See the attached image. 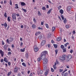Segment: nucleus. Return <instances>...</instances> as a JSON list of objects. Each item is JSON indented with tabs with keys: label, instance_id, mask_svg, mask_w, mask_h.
<instances>
[{
	"label": "nucleus",
	"instance_id": "obj_32",
	"mask_svg": "<svg viewBox=\"0 0 76 76\" xmlns=\"http://www.w3.org/2000/svg\"><path fill=\"white\" fill-rule=\"evenodd\" d=\"M33 21L34 23H36V22H37V20L35 19V18H33Z\"/></svg>",
	"mask_w": 76,
	"mask_h": 76
},
{
	"label": "nucleus",
	"instance_id": "obj_34",
	"mask_svg": "<svg viewBox=\"0 0 76 76\" xmlns=\"http://www.w3.org/2000/svg\"><path fill=\"white\" fill-rule=\"evenodd\" d=\"M65 27H66V29H68V28H69V27H70V26H69V25H66L65 26Z\"/></svg>",
	"mask_w": 76,
	"mask_h": 76
},
{
	"label": "nucleus",
	"instance_id": "obj_64",
	"mask_svg": "<svg viewBox=\"0 0 76 76\" xmlns=\"http://www.w3.org/2000/svg\"><path fill=\"white\" fill-rule=\"evenodd\" d=\"M33 75L32 73H31L30 75V76H32Z\"/></svg>",
	"mask_w": 76,
	"mask_h": 76
},
{
	"label": "nucleus",
	"instance_id": "obj_37",
	"mask_svg": "<svg viewBox=\"0 0 76 76\" xmlns=\"http://www.w3.org/2000/svg\"><path fill=\"white\" fill-rule=\"evenodd\" d=\"M64 23H66V22H67V20H66V18H64Z\"/></svg>",
	"mask_w": 76,
	"mask_h": 76
},
{
	"label": "nucleus",
	"instance_id": "obj_23",
	"mask_svg": "<svg viewBox=\"0 0 76 76\" xmlns=\"http://www.w3.org/2000/svg\"><path fill=\"white\" fill-rule=\"evenodd\" d=\"M63 53H66V48H64L62 49Z\"/></svg>",
	"mask_w": 76,
	"mask_h": 76
},
{
	"label": "nucleus",
	"instance_id": "obj_11",
	"mask_svg": "<svg viewBox=\"0 0 76 76\" xmlns=\"http://www.w3.org/2000/svg\"><path fill=\"white\" fill-rule=\"evenodd\" d=\"M45 43H46L45 40H43L41 43V45H42V46H43V45H44Z\"/></svg>",
	"mask_w": 76,
	"mask_h": 76
},
{
	"label": "nucleus",
	"instance_id": "obj_14",
	"mask_svg": "<svg viewBox=\"0 0 76 76\" xmlns=\"http://www.w3.org/2000/svg\"><path fill=\"white\" fill-rule=\"evenodd\" d=\"M46 70V72L45 73V76H47V75H48V72H50V70L49 69H48L47 70V69Z\"/></svg>",
	"mask_w": 76,
	"mask_h": 76
},
{
	"label": "nucleus",
	"instance_id": "obj_35",
	"mask_svg": "<svg viewBox=\"0 0 76 76\" xmlns=\"http://www.w3.org/2000/svg\"><path fill=\"white\" fill-rule=\"evenodd\" d=\"M10 4L11 6L12 5V0H10Z\"/></svg>",
	"mask_w": 76,
	"mask_h": 76
},
{
	"label": "nucleus",
	"instance_id": "obj_1",
	"mask_svg": "<svg viewBox=\"0 0 76 76\" xmlns=\"http://www.w3.org/2000/svg\"><path fill=\"white\" fill-rule=\"evenodd\" d=\"M43 66L44 68V70H45L47 69V65L46 64L48 62V59L47 58H46L44 59H43Z\"/></svg>",
	"mask_w": 76,
	"mask_h": 76
},
{
	"label": "nucleus",
	"instance_id": "obj_18",
	"mask_svg": "<svg viewBox=\"0 0 76 76\" xmlns=\"http://www.w3.org/2000/svg\"><path fill=\"white\" fill-rule=\"evenodd\" d=\"M39 39H41L42 38H43V36L42 35H40L39 37Z\"/></svg>",
	"mask_w": 76,
	"mask_h": 76
},
{
	"label": "nucleus",
	"instance_id": "obj_8",
	"mask_svg": "<svg viewBox=\"0 0 76 76\" xmlns=\"http://www.w3.org/2000/svg\"><path fill=\"white\" fill-rule=\"evenodd\" d=\"M14 71L15 73H17L18 71V68L17 66H16L14 68Z\"/></svg>",
	"mask_w": 76,
	"mask_h": 76
},
{
	"label": "nucleus",
	"instance_id": "obj_62",
	"mask_svg": "<svg viewBox=\"0 0 76 76\" xmlns=\"http://www.w3.org/2000/svg\"><path fill=\"white\" fill-rule=\"evenodd\" d=\"M46 7H47V8L48 9V8H49V5H47L46 6Z\"/></svg>",
	"mask_w": 76,
	"mask_h": 76
},
{
	"label": "nucleus",
	"instance_id": "obj_43",
	"mask_svg": "<svg viewBox=\"0 0 76 76\" xmlns=\"http://www.w3.org/2000/svg\"><path fill=\"white\" fill-rule=\"evenodd\" d=\"M37 61H39H39H41V58H39L37 59Z\"/></svg>",
	"mask_w": 76,
	"mask_h": 76
},
{
	"label": "nucleus",
	"instance_id": "obj_45",
	"mask_svg": "<svg viewBox=\"0 0 76 76\" xmlns=\"http://www.w3.org/2000/svg\"><path fill=\"white\" fill-rule=\"evenodd\" d=\"M63 71V69H59V72L60 73H61V72H62Z\"/></svg>",
	"mask_w": 76,
	"mask_h": 76
},
{
	"label": "nucleus",
	"instance_id": "obj_51",
	"mask_svg": "<svg viewBox=\"0 0 76 76\" xmlns=\"http://www.w3.org/2000/svg\"><path fill=\"white\" fill-rule=\"evenodd\" d=\"M43 73V71H42V70H41L40 71V74H42Z\"/></svg>",
	"mask_w": 76,
	"mask_h": 76
},
{
	"label": "nucleus",
	"instance_id": "obj_52",
	"mask_svg": "<svg viewBox=\"0 0 76 76\" xmlns=\"http://www.w3.org/2000/svg\"><path fill=\"white\" fill-rule=\"evenodd\" d=\"M44 21H43V22L42 21L41 22V25H44Z\"/></svg>",
	"mask_w": 76,
	"mask_h": 76
},
{
	"label": "nucleus",
	"instance_id": "obj_44",
	"mask_svg": "<svg viewBox=\"0 0 76 76\" xmlns=\"http://www.w3.org/2000/svg\"><path fill=\"white\" fill-rule=\"evenodd\" d=\"M55 52L56 53V54H57V53H58V50H55Z\"/></svg>",
	"mask_w": 76,
	"mask_h": 76
},
{
	"label": "nucleus",
	"instance_id": "obj_29",
	"mask_svg": "<svg viewBox=\"0 0 76 76\" xmlns=\"http://www.w3.org/2000/svg\"><path fill=\"white\" fill-rule=\"evenodd\" d=\"M67 69H66L65 70H64V71L63 72H62V73H61L62 76L63 75V74H64V72H66L67 71Z\"/></svg>",
	"mask_w": 76,
	"mask_h": 76
},
{
	"label": "nucleus",
	"instance_id": "obj_15",
	"mask_svg": "<svg viewBox=\"0 0 76 76\" xmlns=\"http://www.w3.org/2000/svg\"><path fill=\"white\" fill-rule=\"evenodd\" d=\"M41 34V32L39 31H37L35 34V35L36 36H37V35H39Z\"/></svg>",
	"mask_w": 76,
	"mask_h": 76
},
{
	"label": "nucleus",
	"instance_id": "obj_17",
	"mask_svg": "<svg viewBox=\"0 0 76 76\" xmlns=\"http://www.w3.org/2000/svg\"><path fill=\"white\" fill-rule=\"evenodd\" d=\"M60 13H61V15H63V12H64V11L62 9H61L59 11Z\"/></svg>",
	"mask_w": 76,
	"mask_h": 76
},
{
	"label": "nucleus",
	"instance_id": "obj_50",
	"mask_svg": "<svg viewBox=\"0 0 76 76\" xmlns=\"http://www.w3.org/2000/svg\"><path fill=\"white\" fill-rule=\"evenodd\" d=\"M51 71L52 72H54V69L53 68H51Z\"/></svg>",
	"mask_w": 76,
	"mask_h": 76
},
{
	"label": "nucleus",
	"instance_id": "obj_56",
	"mask_svg": "<svg viewBox=\"0 0 76 76\" xmlns=\"http://www.w3.org/2000/svg\"><path fill=\"white\" fill-rule=\"evenodd\" d=\"M58 19H59L60 20H61V18H60V16H58Z\"/></svg>",
	"mask_w": 76,
	"mask_h": 76
},
{
	"label": "nucleus",
	"instance_id": "obj_28",
	"mask_svg": "<svg viewBox=\"0 0 76 76\" xmlns=\"http://www.w3.org/2000/svg\"><path fill=\"white\" fill-rule=\"evenodd\" d=\"M11 74H12V72L10 71L8 72V73L7 74V75L8 76H9L10 75H11Z\"/></svg>",
	"mask_w": 76,
	"mask_h": 76
},
{
	"label": "nucleus",
	"instance_id": "obj_3",
	"mask_svg": "<svg viewBox=\"0 0 76 76\" xmlns=\"http://www.w3.org/2000/svg\"><path fill=\"white\" fill-rule=\"evenodd\" d=\"M10 40H9V39H7L6 41L7 43L8 44H10V42H12V41H13V38H10Z\"/></svg>",
	"mask_w": 76,
	"mask_h": 76
},
{
	"label": "nucleus",
	"instance_id": "obj_58",
	"mask_svg": "<svg viewBox=\"0 0 76 76\" xmlns=\"http://www.w3.org/2000/svg\"><path fill=\"white\" fill-rule=\"evenodd\" d=\"M1 63H3V59H1Z\"/></svg>",
	"mask_w": 76,
	"mask_h": 76
},
{
	"label": "nucleus",
	"instance_id": "obj_55",
	"mask_svg": "<svg viewBox=\"0 0 76 76\" xmlns=\"http://www.w3.org/2000/svg\"><path fill=\"white\" fill-rule=\"evenodd\" d=\"M8 54L9 55H11L12 54V53L10 52H9L8 53Z\"/></svg>",
	"mask_w": 76,
	"mask_h": 76
},
{
	"label": "nucleus",
	"instance_id": "obj_38",
	"mask_svg": "<svg viewBox=\"0 0 76 76\" xmlns=\"http://www.w3.org/2000/svg\"><path fill=\"white\" fill-rule=\"evenodd\" d=\"M7 20L8 22H10V17H8L7 18Z\"/></svg>",
	"mask_w": 76,
	"mask_h": 76
},
{
	"label": "nucleus",
	"instance_id": "obj_48",
	"mask_svg": "<svg viewBox=\"0 0 76 76\" xmlns=\"http://www.w3.org/2000/svg\"><path fill=\"white\" fill-rule=\"evenodd\" d=\"M4 16L5 17V18H6L7 17V13H6V12H5L4 14Z\"/></svg>",
	"mask_w": 76,
	"mask_h": 76
},
{
	"label": "nucleus",
	"instance_id": "obj_30",
	"mask_svg": "<svg viewBox=\"0 0 76 76\" xmlns=\"http://www.w3.org/2000/svg\"><path fill=\"white\" fill-rule=\"evenodd\" d=\"M26 57L27 58H28L29 57V55H28V53H26Z\"/></svg>",
	"mask_w": 76,
	"mask_h": 76
},
{
	"label": "nucleus",
	"instance_id": "obj_24",
	"mask_svg": "<svg viewBox=\"0 0 76 76\" xmlns=\"http://www.w3.org/2000/svg\"><path fill=\"white\" fill-rule=\"evenodd\" d=\"M32 27L33 29H35L36 28V26L35 24H33Z\"/></svg>",
	"mask_w": 76,
	"mask_h": 76
},
{
	"label": "nucleus",
	"instance_id": "obj_49",
	"mask_svg": "<svg viewBox=\"0 0 76 76\" xmlns=\"http://www.w3.org/2000/svg\"><path fill=\"white\" fill-rule=\"evenodd\" d=\"M38 29H39L40 30H42V28L39 27H38Z\"/></svg>",
	"mask_w": 76,
	"mask_h": 76
},
{
	"label": "nucleus",
	"instance_id": "obj_2",
	"mask_svg": "<svg viewBox=\"0 0 76 76\" xmlns=\"http://www.w3.org/2000/svg\"><path fill=\"white\" fill-rule=\"evenodd\" d=\"M67 57V56L66 55H63L62 57L60 56L59 57V59L60 60H66V58Z\"/></svg>",
	"mask_w": 76,
	"mask_h": 76
},
{
	"label": "nucleus",
	"instance_id": "obj_33",
	"mask_svg": "<svg viewBox=\"0 0 76 76\" xmlns=\"http://www.w3.org/2000/svg\"><path fill=\"white\" fill-rule=\"evenodd\" d=\"M61 48H62V49H63V48H64V46L63 45H61Z\"/></svg>",
	"mask_w": 76,
	"mask_h": 76
},
{
	"label": "nucleus",
	"instance_id": "obj_59",
	"mask_svg": "<svg viewBox=\"0 0 76 76\" xmlns=\"http://www.w3.org/2000/svg\"><path fill=\"white\" fill-rule=\"evenodd\" d=\"M8 64L9 66H10L11 64L10 62H8Z\"/></svg>",
	"mask_w": 76,
	"mask_h": 76
},
{
	"label": "nucleus",
	"instance_id": "obj_63",
	"mask_svg": "<svg viewBox=\"0 0 76 76\" xmlns=\"http://www.w3.org/2000/svg\"><path fill=\"white\" fill-rule=\"evenodd\" d=\"M57 64H58V61H56V62L55 63Z\"/></svg>",
	"mask_w": 76,
	"mask_h": 76
},
{
	"label": "nucleus",
	"instance_id": "obj_7",
	"mask_svg": "<svg viewBox=\"0 0 76 76\" xmlns=\"http://www.w3.org/2000/svg\"><path fill=\"white\" fill-rule=\"evenodd\" d=\"M41 58L42 60H44L45 58V55H43L41 53Z\"/></svg>",
	"mask_w": 76,
	"mask_h": 76
},
{
	"label": "nucleus",
	"instance_id": "obj_54",
	"mask_svg": "<svg viewBox=\"0 0 76 76\" xmlns=\"http://www.w3.org/2000/svg\"><path fill=\"white\" fill-rule=\"evenodd\" d=\"M73 51V50H71L70 51V53H72Z\"/></svg>",
	"mask_w": 76,
	"mask_h": 76
},
{
	"label": "nucleus",
	"instance_id": "obj_10",
	"mask_svg": "<svg viewBox=\"0 0 76 76\" xmlns=\"http://www.w3.org/2000/svg\"><path fill=\"white\" fill-rule=\"evenodd\" d=\"M0 53L1 55V56L2 57H3L4 56V52H3L2 50H0Z\"/></svg>",
	"mask_w": 76,
	"mask_h": 76
},
{
	"label": "nucleus",
	"instance_id": "obj_25",
	"mask_svg": "<svg viewBox=\"0 0 76 76\" xmlns=\"http://www.w3.org/2000/svg\"><path fill=\"white\" fill-rule=\"evenodd\" d=\"M57 39L58 41H60L61 39V37H58V38Z\"/></svg>",
	"mask_w": 76,
	"mask_h": 76
},
{
	"label": "nucleus",
	"instance_id": "obj_42",
	"mask_svg": "<svg viewBox=\"0 0 76 76\" xmlns=\"http://www.w3.org/2000/svg\"><path fill=\"white\" fill-rule=\"evenodd\" d=\"M54 46L55 48H57V45H54Z\"/></svg>",
	"mask_w": 76,
	"mask_h": 76
},
{
	"label": "nucleus",
	"instance_id": "obj_46",
	"mask_svg": "<svg viewBox=\"0 0 76 76\" xmlns=\"http://www.w3.org/2000/svg\"><path fill=\"white\" fill-rule=\"evenodd\" d=\"M22 9L23 11H24V12H26V9H23V8H22Z\"/></svg>",
	"mask_w": 76,
	"mask_h": 76
},
{
	"label": "nucleus",
	"instance_id": "obj_4",
	"mask_svg": "<svg viewBox=\"0 0 76 76\" xmlns=\"http://www.w3.org/2000/svg\"><path fill=\"white\" fill-rule=\"evenodd\" d=\"M12 18L13 20H16V13H13L12 14Z\"/></svg>",
	"mask_w": 76,
	"mask_h": 76
},
{
	"label": "nucleus",
	"instance_id": "obj_27",
	"mask_svg": "<svg viewBox=\"0 0 76 76\" xmlns=\"http://www.w3.org/2000/svg\"><path fill=\"white\" fill-rule=\"evenodd\" d=\"M55 29H56V28L54 27H53L52 28V32H54V31H55Z\"/></svg>",
	"mask_w": 76,
	"mask_h": 76
},
{
	"label": "nucleus",
	"instance_id": "obj_39",
	"mask_svg": "<svg viewBox=\"0 0 76 76\" xmlns=\"http://www.w3.org/2000/svg\"><path fill=\"white\" fill-rule=\"evenodd\" d=\"M69 43L68 42H67L66 44H65L64 45L66 47H67V45H69Z\"/></svg>",
	"mask_w": 76,
	"mask_h": 76
},
{
	"label": "nucleus",
	"instance_id": "obj_6",
	"mask_svg": "<svg viewBox=\"0 0 76 76\" xmlns=\"http://www.w3.org/2000/svg\"><path fill=\"white\" fill-rule=\"evenodd\" d=\"M71 58H72V56L70 55H69L67 58V61H69V60H70L71 59Z\"/></svg>",
	"mask_w": 76,
	"mask_h": 76
},
{
	"label": "nucleus",
	"instance_id": "obj_36",
	"mask_svg": "<svg viewBox=\"0 0 76 76\" xmlns=\"http://www.w3.org/2000/svg\"><path fill=\"white\" fill-rule=\"evenodd\" d=\"M45 26L46 27L48 28V29L49 27L48 26V24H45Z\"/></svg>",
	"mask_w": 76,
	"mask_h": 76
},
{
	"label": "nucleus",
	"instance_id": "obj_21",
	"mask_svg": "<svg viewBox=\"0 0 76 76\" xmlns=\"http://www.w3.org/2000/svg\"><path fill=\"white\" fill-rule=\"evenodd\" d=\"M25 48H24L23 49H20V51H21V52H24L25 51Z\"/></svg>",
	"mask_w": 76,
	"mask_h": 76
},
{
	"label": "nucleus",
	"instance_id": "obj_9",
	"mask_svg": "<svg viewBox=\"0 0 76 76\" xmlns=\"http://www.w3.org/2000/svg\"><path fill=\"white\" fill-rule=\"evenodd\" d=\"M2 26H4V27L5 28H6L7 26V24L5 22L4 24H1Z\"/></svg>",
	"mask_w": 76,
	"mask_h": 76
},
{
	"label": "nucleus",
	"instance_id": "obj_41",
	"mask_svg": "<svg viewBox=\"0 0 76 76\" xmlns=\"http://www.w3.org/2000/svg\"><path fill=\"white\" fill-rule=\"evenodd\" d=\"M61 17L62 18V20H64V16L63 15H61Z\"/></svg>",
	"mask_w": 76,
	"mask_h": 76
},
{
	"label": "nucleus",
	"instance_id": "obj_47",
	"mask_svg": "<svg viewBox=\"0 0 76 76\" xmlns=\"http://www.w3.org/2000/svg\"><path fill=\"white\" fill-rule=\"evenodd\" d=\"M53 68H54V70H56V69H57V67H56V66L54 65H53Z\"/></svg>",
	"mask_w": 76,
	"mask_h": 76
},
{
	"label": "nucleus",
	"instance_id": "obj_22",
	"mask_svg": "<svg viewBox=\"0 0 76 76\" xmlns=\"http://www.w3.org/2000/svg\"><path fill=\"white\" fill-rule=\"evenodd\" d=\"M22 65L23 66H24V67H26V64L24 62H23L22 63Z\"/></svg>",
	"mask_w": 76,
	"mask_h": 76
},
{
	"label": "nucleus",
	"instance_id": "obj_13",
	"mask_svg": "<svg viewBox=\"0 0 76 76\" xmlns=\"http://www.w3.org/2000/svg\"><path fill=\"white\" fill-rule=\"evenodd\" d=\"M71 7L70 6H68L67 8V10H66L67 11V12H69L70 10L71 9Z\"/></svg>",
	"mask_w": 76,
	"mask_h": 76
},
{
	"label": "nucleus",
	"instance_id": "obj_53",
	"mask_svg": "<svg viewBox=\"0 0 76 76\" xmlns=\"http://www.w3.org/2000/svg\"><path fill=\"white\" fill-rule=\"evenodd\" d=\"M12 47L13 48H15V46H14V45L13 44L12 45Z\"/></svg>",
	"mask_w": 76,
	"mask_h": 76
},
{
	"label": "nucleus",
	"instance_id": "obj_16",
	"mask_svg": "<svg viewBox=\"0 0 76 76\" xmlns=\"http://www.w3.org/2000/svg\"><path fill=\"white\" fill-rule=\"evenodd\" d=\"M26 5V4L24 2H21V5L22 6H24Z\"/></svg>",
	"mask_w": 76,
	"mask_h": 76
},
{
	"label": "nucleus",
	"instance_id": "obj_57",
	"mask_svg": "<svg viewBox=\"0 0 76 76\" xmlns=\"http://www.w3.org/2000/svg\"><path fill=\"white\" fill-rule=\"evenodd\" d=\"M16 15L18 17H19V14H15V15Z\"/></svg>",
	"mask_w": 76,
	"mask_h": 76
},
{
	"label": "nucleus",
	"instance_id": "obj_19",
	"mask_svg": "<svg viewBox=\"0 0 76 76\" xmlns=\"http://www.w3.org/2000/svg\"><path fill=\"white\" fill-rule=\"evenodd\" d=\"M7 48V46L6 45H5L4 46V49L5 50H6Z\"/></svg>",
	"mask_w": 76,
	"mask_h": 76
},
{
	"label": "nucleus",
	"instance_id": "obj_20",
	"mask_svg": "<svg viewBox=\"0 0 76 76\" xmlns=\"http://www.w3.org/2000/svg\"><path fill=\"white\" fill-rule=\"evenodd\" d=\"M52 10H53V9H50V10H49L48 12H47L48 14H50V12H51V11Z\"/></svg>",
	"mask_w": 76,
	"mask_h": 76
},
{
	"label": "nucleus",
	"instance_id": "obj_26",
	"mask_svg": "<svg viewBox=\"0 0 76 76\" xmlns=\"http://www.w3.org/2000/svg\"><path fill=\"white\" fill-rule=\"evenodd\" d=\"M68 75V73L67 72L65 73L64 74V76H67Z\"/></svg>",
	"mask_w": 76,
	"mask_h": 76
},
{
	"label": "nucleus",
	"instance_id": "obj_5",
	"mask_svg": "<svg viewBox=\"0 0 76 76\" xmlns=\"http://www.w3.org/2000/svg\"><path fill=\"white\" fill-rule=\"evenodd\" d=\"M34 51H35V52H37V51H38L39 50L38 48L37 47V45H36L34 46Z\"/></svg>",
	"mask_w": 76,
	"mask_h": 76
},
{
	"label": "nucleus",
	"instance_id": "obj_61",
	"mask_svg": "<svg viewBox=\"0 0 76 76\" xmlns=\"http://www.w3.org/2000/svg\"><path fill=\"white\" fill-rule=\"evenodd\" d=\"M21 29H22V28H23V25H21Z\"/></svg>",
	"mask_w": 76,
	"mask_h": 76
},
{
	"label": "nucleus",
	"instance_id": "obj_60",
	"mask_svg": "<svg viewBox=\"0 0 76 76\" xmlns=\"http://www.w3.org/2000/svg\"><path fill=\"white\" fill-rule=\"evenodd\" d=\"M52 43H54V40H52L51 41Z\"/></svg>",
	"mask_w": 76,
	"mask_h": 76
},
{
	"label": "nucleus",
	"instance_id": "obj_31",
	"mask_svg": "<svg viewBox=\"0 0 76 76\" xmlns=\"http://www.w3.org/2000/svg\"><path fill=\"white\" fill-rule=\"evenodd\" d=\"M15 9H18L19 8V7H18V4H15Z\"/></svg>",
	"mask_w": 76,
	"mask_h": 76
},
{
	"label": "nucleus",
	"instance_id": "obj_40",
	"mask_svg": "<svg viewBox=\"0 0 76 76\" xmlns=\"http://www.w3.org/2000/svg\"><path fill=\"white\" fill-rule=\"evenodd\" d=\"M42 10H46V8H45V7H42Z\"/></svg>",
	"mask_w": 76,
	"mask_h": 76
},
{
	"label": "nucleus",
	"instance_id": "obj_12",
	"mask_svg": "<svg viewBox=\"0 0 76 76\" xmlns=\"http://www.w3.org/2000/svg\"><path fill=\"white\" fill-rule=\"evenodd\" d=\"M48 53V52L46 51H44L42 53V54L45 56L46 54H47Z\"/></svg>",
	"mask_w": 76,
	"mask_h": 76
}]
</instances>
